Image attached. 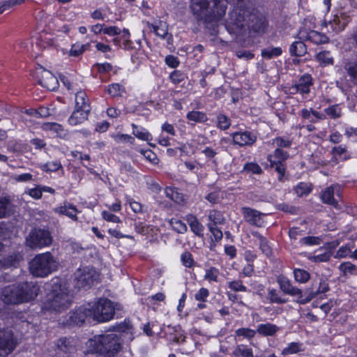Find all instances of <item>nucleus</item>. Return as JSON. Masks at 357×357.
<instances>
[{
  "instance_id": "obj_1",
  "label": "nucleus",
  "mask_w": 357,
  "mask_h": 357,
  "mask_svg": "<svg viewBox=\"0 0 357 357\" xmlns=\"http://www.w3.org/2000/svg\"><path fill=\"white\" fill-rule=\"evenodd\" d=\"M249 0L232 2L235 7L229 13L225 26L227 31L234 36H243L248 32L264 33L268 26L264 16L254 12L246 6Z\"/></svg>"
},
{
  "instance_id": "obj_2",
  "label": "nucleus",
  "mask_w": 357,
  "mask_h": 357,
  "mask_svg": "<svg viewBox=\"0 0 357 357\" xmlns=\"http://www.w3.org/2000/svg\"><path fill=\"white\" fill-rule=\"evenodd\" d=\"M122 333L106 332L89 340L90 351L101 357H116L123 349Z\"/></svg>"
},
{
  "instance_id": "obj_3",
  "label": "nucleus",
  "mask_w": 357,
  "mask_h": 357,
  "mask_svg": "<svg viewBox=\"0 0 357 357\" xmlns=\"http://www.w3.org/2000/svg\"><path fill=\"white\" fill-rule=\"evenodd\" d=\"M59 263L56 257L47 252L36 255L29 262L30 273L36 276L44 278L57 270Z\"/></svg>"
},
{
  "instance_id": "obj_4",
  "label": "nucleus",
  "mask_w": 357,
  "mask_h": 357,
  "mask_svg": "<svg viewBox=\"0 0 357 357\" xmlns=\"http://www.w3.org/2000/svg\"><path fill=\"white\" fill-rule=\"evenodd\" d=\"M70 303L71 296L67 288L61 285L55 286L46 303V307L56 312H62L69 307Z\"/></svg>"
},
{
  "instance_id": "obj_5",
  "label": "nucleus",
  "mask_w": 357,
  "mask_h": 357,
  "mask_svg": "<svg viewBox=\"0 0 357 357\" xmlns=\"http://www.w3.org/2000/svg\"><path fill=\"white\" fill-rule=\"evenodd\" d=\"M89 306L91 308L92 319L98 322L107 321L114 314L112 303L107 298H100L93 305L89 304Z\"/></svg>"
},
{
  "instance_id": "obj_6",
  "label": "nucleus",
  "mask_w": 357,
  "mask_h": 357,
  "mask_svg": "<svg viewBox=\"0 0 357 357\" xmlns=\"http://www.w3.org/2000/svg\"><path fill=\"white\" fill-rule=\"evenodd\" d=\"M52 243L50 231L42 229H32L26 238V244L31 249H40L50 245Z\"/></svg>"
},
{
  "instance_id": "obj_7",
  "label": "nucleus",
  "mask_w": 357,
  "mask_h": 357,
  "mask_svg": "<svg viewBox=\"0 0 357 357\" xmlns=\"http://www.w3.org/2000/svg\"><path fill=\"white\" fill-rule=\"evenodd\" d=\"M99 279V275L95 269L84 268L75 273V287L78 289L89 288Z\"/></svg>"
},
{
  "instance_id": "obj_8",
  "label": "nucleus",
  "mask_w": 357,
  "mask_h": 357,
  "mask_svg": "<svg viewBox=\"0 0 357 357\" xmlns=\"http://www.w3.org/2000/svg\"><path fill=\"white\" fill-rule=\"evenodd\" d=\"M21 303H27L34 300L40 292V286L33 281H24L17 282Z\"/></svg>"
},
{
  "instance_id": "obj_9",
  "label": "nucleus",
  "mask_w": 357,
  "mask_h": 357,
  "mask_svg": "<svg viewBox=\"0 0 357 357\" xmlns=\"http://www.w3.org/2000/svg\"><path fill=\"white\" fill-rule=\"evenodd\" d=\"M17 340L12 331L0 329V356L6 357L11 354L17 345Z\"/></svg>"
},
{
  "instance_id": "obj_10",
  "label": "nucleus",
  "mask_w": 357,
  "mask_h": 357,
  "mask_svg": "<svg viewBox=\"0 0 357 357\" xmlns=\"http://www.w3.org/2000/svg\"><path fill=\"white\" fill-rule=\"evenodd\" d=\"M298 38L299 40L310 41L315 45L325 44L328 42V38L324 33L305 28L299 30Z\"/></svg>"
},
{
  "instance_id": "obj_11",
  "label": "nucleus",
  "mask_w": 357,
  "mask_h": 357,
  "mask_svg": "<svg viewBox=\"0 0 357 357\" xmlns=\"http://www.w3.org/2000/svg\"><path fill=\"white\" fill-rule=\"evenodd\" d=\"M20 296L17 283L6 286L1 290V299L6 304L17 305L21 303Z\"/></svg>"
},
{
  "instance_id": "obj_12",
  "label": "nucleus",
  "mask_w": 357,
  "mask_h": 357,
  "mask_svg": "<svg viewBox=\"0 0 357 357\" xmlns=\"http://www.w3.org/2000/svg\"><path fill=\"white\" fill-rule=\"evenodd\" d=\"M241 211L244 220L248 223L258 227L263 225L264 220L262 216L264 215V213L249 207H243Z\"/></svg>"
},
{
  "instance_id": "obj_13",
  "label": "nucleus",
  "mask_w": 357,
  "mask_h": 357,
  "mask_svg": "<svg viewBox=\"0 0 357 357\" xmlns=\"http://www.w3.org/2000/svg\"><path fill=\"white\" fill-rule=\"evenodd\" d=\"M39 77L38 83L47 89L54 91L58 88V79L51 72L41 69Z\"/></svg>"
},
{
  "instance_id": "obj_14",
  "label": "nucleus",
  "mask_w": 357,
  "mask_h": 357,
  "mask_svg": "<svg viewBox=\"0 0 357 357\" xmlns=\"http://www.w3.org/2000/svg\"><path fill=\"white\" fill-rule=\"evenodd\" d=\"M278 282L281 290L284 293L297 297V302L298 303H300V301L303 300L305 297L304 291L296 287H294L287 278H280L278 279Z\"/></svg>"
},
{
  "instance_id": "obj_15",
  "label": "nucleus",
  "mask_w": 357,
  "mask_h": 357,
  "mask_svg": "<svg viewBox=\"0 0 357 357\" xmlns=\"http://www.w3.org/2000/svg\"><path fill=\"white\" fill-rule=\"evenodd\" d=\"M86 319H92L91 308L89 305L79 307L73 312L70 317V322L76 325L84 323Z\"/></svg>"
},
{
  "instance_id": "obj_16",
  "label": "nucleus",
  "mask_w": 357,
  "mask_h": 357,
  "mask_svg": "<svg viewBox=\"0 0 357 357\" xmlns=\"http://www.w3.org/2000/svg\"><path fill=\"white\" fill-rule=\"evenodd\" d=\"M340 197L338 192H335V187L331 185L326 188L321 195V199L325 204L333 206L335 208L340 209V207L338 204V200L335 197V195Z\"/></svg>"
},
{
  "instance_id": "obj_17",
  "label": "nucleus",
  "mask_w": 357,
  "mask_h": 357,
  "mask_svg": "<svg viewBox=\"0 0 357 357\" xmlns=\"http://www.w3.org/2000/svg\"><path fill=\"white\" fill-rule=\"evenodd\" d=\"M232 138L234 142L241 146H251L257 139L256 135L248 131L235 132L233 134Z\"/></svg>"
},
{
  "instance_id": "obj_18",
  "label": "nucleus",
  "mask_w": 357,
  "mask_h": 357,
  "mask_svg": "<svg viewBox=\"0 0 357 357\" xmlns=\"http://www.w3.org/2000/svg\"><path fill=\"white\" fill-rule=\"evenodd\" d=\"M328 284L324 279H320L319 288L316 291L307 289L304 291V298L300 301V304H305L321 293L328 291Z\"/></svg>"
},
{
  "instance_id": "obj_19",
  "label": "nucleus",
  "mask_w": 357,
  "mask_h": 357,
  "mask_svg": "<svg viewBox=\"0 0 357 357\" xmlns=\"http://www.w3.org/2000/svg\"><path fill=\"white\" fill-rule=\"evenodd\" d=\"M350 21V17L345 13L341 12L336 14L332 21L330 22L333 30L335 32L342 31Z\"/></svg>"
},
{
  "instance_id": "obj_20",
  "label": "nucleus",
  "mask_w": 357,
  "mask_h": 357,
  "mask_svg": "<svg viewBox=\"0 0 357 357\" xmlns=\"http://www.w3.org/2000/svg\"><path fill=\"white\" fill-rule=\"evenodd\" d=\"M54 211L55 213L59 215H64L68 216L74 221L77 220V213H79V211L75 206L69 202H65L63 205L55 208Z\"/></svg>"
},
{
  "instance_id": "obj_21",
  "label": "nucleus",
  "mask_w": 357,
  "mask_h": 357,
  "mask_svg": "<svg viewBox=\"0 0 357 357\" xmlns=\"http://www.w3.org/2000/svg\"><path fill=\"white\" fill-rule=\"evenodd\" d=\"M90 109H75L74 112L68 119V122L72 126H77L83 123L88 119Z\"/></svg>"
},
{
  "instance_id": "obj_22",
  "label": "nucleus",
  "mask_w": 357,
  "mask_h": 357,
  "mask_svg": "<svg viewBox=\"0 0 357 357\" xmlns=\"http://www.w3.org/2000/svg\"><path fill=\"white\" fill-rule=\"evenodd\" d=\"M22 259V258L21 255L19 254L13 253L6 257H3L0 259V268H16Z\"/></svg>"
},
{
  "instance_id": "obj_23",
  "label": "nucleus",
  "mask_w": 357,
  "mask_h": 357,
  "mask_svg": "<svg viewBox=\"0 0 357 357\" xmlns=\"http://www.w3.org/2000/svg\"><path fill=\"white\" fill-rule=\"evenodd\" d=\"M305 40H300L294 42L289 47V53L293 56L301 57L307 53V46Z\"/></svg>"
},
{
  "instance_id": "obj_24",
  "label": "nucleus",
  "mask_w": 357,
  "mask_h": 357,
  "mask_svg": "<svg viewBox=\"0 0 357 357\" xmlns=\"http://www.w3.org/2000/svg\"><path fill=\"white\" fill-rule=\"evenodd\" d=\"M148 27L151 28L153 32L159 37L164 38L168 34V27L166 22L158 20L153 24L146 23Z\"/></svg>"
},
{
  "instance_id": "obj_25",
  "label": "nucleus",
  "mask_w": 357,
  "mask_h": 357,
  "mask_svg": "<svg viewBox=\"0 0 357 357\" xmlns=\"http://www.w3.org/2000/svg\"><path fill=\"white\" fill-rule=\"evenodd\" d=\"M312 84V78L310 75H304L299 79L298 84L295 85L296 91L301 93H308Z\"/></svg>"
},
{
  "instance_id": "obj_26",
  "label": "nucleus",
  "mask_w": 357,
  "mask_h": 357,
  "mask_svg": "<svg viewBox=\"0 0 357 357\" xmlns=\"http://www.w3.org/2000/svg\"><path fill=\"white\" fill-rule=\"evenodd\" d=\"M289 158V153L287 151L282 150L280 148L275 149L273 155L268 156V160L271 163V166L273 167V163L282 162L283 163Z\"/></svg>"
},
{
  "instance_id": "obj_27",
  "label": "nucleus",
  "mask_w": 357,
  "mask_h": 357,
  "mask_svg": "<svg viewBox=\"0 0 357 357\" xmlns=\"http://www.w3.org/2000/svg\"><path fill=\"white\" fill-rule=\"evenodd\" d=\"M278 330L279 328L276 325L267 323L258 325L257 331L261 335L271 336L273 335Z\"/></svg>"
},
{
  "instance_id": "obj_28",
  "label": "nucleus",
  "mask_w": 357,
  "mask_h": 357,
  "mask_svg": "<svg viewBox=\"0 0 357 357\" xmlns=\"http://www.w3.org/2000/svg\"><path fill=\"white\" fill-rule=\"evenodd\" d=\"M188 222L193 233L199 236L204 235V226L198 221L196 217L190 215L188 218Z\"/></svg>"
},
{
  "instance_id": "obj_29",
  "label": "nucleus",
  "mask_w": 357,
  "mask_h": 357,
  "mask_svg": "<svg viewBox=\"0 0 357 357\" xmlns=\"http://www.w3.org/2000/svg\"><path fill=\"white\" fill-rule=\"evenodd\" d=\"M75 109H90L86 95L84 91H79L75 95Z\"/></svg>"
},
{
  "instance_id": "obj_30",
  "label": "nucleus",
  "mask_w": 357,
  "mask_h": 357,
  "mask_svg": "<svg viewBox=\"0 0 357 357\" xmlns=\"http://www.w3.org/2000/svg\"><path fill=\"white\" fill-rule=\"evenodd\" d=\"M282 53V50L281 47H268L261 50V56L267 59H271L273 57L280 56Z\"/></svg>"
},
{
  "instance_id": "obj_31",
  "label": "nucleus",
  "mask_w": 357,
  "mask_h": 357,
  "mask_svg": "<svg viewBox=\"0 0 357 357\" xmlns=\"http://www.w3.org/2000/svg\"><path fill=\"white\" fill-rule=\"evenodd\" d=\"M317 60L321 66L332 65L333 63V58L328 51H322L316 55Z\"/></svg>"
},
{
  "instance_id": "obj_32",
  "label": "nucleus",
  "mask_w": 357,
  "mask_h": 357,
  "mask_svg": "<svg viewBox=\"0 0 357 357\" xmlns=\"http://www.w3.org/2000/svg\"><path fill=\"white\" fill-rule=\"evenodd\" d=\"M132 127L133 128V135L138 139L144 141H150L152 139L151 135L149 132H147L144 128H139L135 124H132Z\"/></svg>"
},
{
  "instance_id": "obj_33",
  "label": "nucleus",
  "mask_w": 357,
  "mask_h": 357,
  "mask_svg": "<svg viewBox=\"0 0 357 357\" xmlns=\"http://www.w3.org/2000/svg\"><path fill=\"white\" fill-rule=\"evenodd\" d=\"M344 69L351 77L352 82L357 85V61L346 63Z\"/></svg>"
},
{
  "instance_id": "obj_34",
  "label": "nucleus",
  "mask_w": 357,
  "mask_h": 357,
  "mask_svg": "<svg viewBox=\"0 0 357 357\" xmlns=\"http://www.w3.org/2000/svg\"><path fill=\"white\" fill-rule=\"evenodd\" d=\"M208 220L213 225H221L225 222V218L221 212L217 210H211L209 211Z\"/></svg>"
},
{
  "instance_id": "obj_35",
  "label": "nucleus",
  "mask_w": 357,
  "mask_h": 357,
  "mask_svg": "<svg viewBox=\"0 0 357 357\" xmlns=\"http://www.w3.org/2000/svg\"><path fill=\"white\" fill-rule=\"evenodd\" d=\"M11 213V204L6 198L0 199V218L9 215Z\"/></svg>"
},
{
  "instance_id": "obj_36",
  "label": "nucleus",
  "mask_w": 357,
  "mask_h": 357,
  "mask_svg": "<svg viewBox=\"0 0 357 357\" xmlns=\"http://www.w3.org/2000/svg\"><path fill=\"white\" fill-rule=\"evenodd\" d=\"M339 269L344 275L347 273L351 275L357 274V267L349 261L341 264L339 266Z\"/></svg>"
},
{
  "instance_id": "obj_37",
  "label": "nucleus",
  "mask_w": 357,
  "mask_h": 357,
  "mask_svg": "<svg viewBox=\"0 0 357 357\" xmlns=\"http://www.w3.org/2000/svg\"><path fill=\"white\" fill-rule=\"evenodd\" d=\"M233 354L236 357H253L252 349L243 345L238 346Z\"/></svg>"
},
{
  "instance_id": "obj_38",
  "label": "nucleus",
  "mask_w": 357,
  "mask_h": 357,
  "mask_svg": "<svg viewBox=\"0 0 357 357\" xmlns=\"http://www.w3.org/2000/svg\"><path fill=\"white\" fill-rule=\"evenodd\" d=\"M41 169L47 172H54L62 169V165L59 161H52L43 165Z\"/></svg>"
},
{
  "instance_id": "obj_39",
  "label": "nucleus",
  "mask_w": 357,
  "mask_h": 357,
  "mask_svg": "<svg viewBox=\"0 0 357 357\" xmlns=\"http://www.w3.org/2000/svg\"><path fill=\"white\" fill-rule=\"evenodd\" d=\"M169 224L178 233L183 234L187 231L186 225L181 220L172 218L169 220Z\"/></svg>"
},
{
  "instance_id": "obj_40",
  "label": "nucleus",
  "mask_w": 357,
  "mask_h": 357,
  "mask_svg": "<svg viewBox=\"0 0 357 357\" xmlns=\"http://www.w3.org/2000/svg\"><path fill=\"white\" fill-rule=\"evenodd\" d=\"M188 119L196 122H204L206 120V116L204 113L198 111H192L187 114Z\"/></svg>"
},
{
  "instance_id": "obj_41",
  "label": "nucleus",
  "mask_w": 357,
  "mask_h": 357,
  "mask_svg": "<svg viewBox=\"0 0 357 357\" xmlns=\"http://www.w3.org/2000/svg\"><path fill=\"white\" fill-rule=\"evenodd\" d=\"M294 278L297 282L304 283L310 279V273L303 269H296L294 271Z\"/></svg>"
},
{
  "instance_id": "obj_42",
  "label": "nucleus",
  "mask_w": 357,
  "mask_h": 357,
  "mask_svg": "<svg viewBox=\"0 0 357 357\" xmlns=\"http://www.w3.org/2000/svg\"><path fill=\"white\" fill-rule=\"evenodd\" d=\"M124 88L119 84H112L108 86L107 92L112 96H121Z\"/></svg>"
},
{
  "instance_id": "obj_43",
  "label": "nucleus",
  "mask_w": 357,
  "mask_h": 357,
  "mask_svg": "<svg viewBox=\"0 0 357 357\" xmlns=\"http://www.w3.org/2000/svg\"><path fill=\"white\" fill-rule=\"evenodd\" d=\"M326 114L330 116L332 119H337L341 116V109L337 105H333L325 109Z\"/></svg>"
},
{
  "instance_id": "obj_44",
  "label": "nucleus",
  "mask_w": 357,
  "mask_h": 357,
  "mask_svg": "<svg viewBox=\"0 0 357 357\" xmlns=\"http://www.w3.org/2000/svg\"><path fill=\"white\" fill-rule=\"evenodd\" d=\"M169 79L172 83L177 84L185 79V75L179 70H174L170 74Z\"/></svg>"
},
{
  "instance_id": "obj_45",
  "label": "nucleus",
  "mask_w": 357,
  "mask_h": 357,
  "mask_svg": "<svg viewBox=\"0 0 357 357\" xmlns=\"http://www.w3.org/2000/svg\"><path fill=\"white\" fill-rule=\"evenodd\" d=\"M85 51V45L81 44H73L69 52L71 56H78Z\"/></svg>"
},
{
  "instance_id": "obj_46",
  "label": "nucleus",
  "mask_w": 357,
  "mask_h": 357,
  "mask_svg": "<svg viewBox=\"0 0 357 357\" xmlns=\"http://www.w3.org/2000/svg\"><path fill=\"white\" fill-rule=\"evenodd\" d=\"M207 226L215 241H218L222 238V232L216 227V225H213L211 223H208Z\"/></svg>"
},
{
  "instance_id": "obj_47",
  "label": "nucleus",
  "mask_w": 357,
  "mask_h": 357,
  "mask_svg": "<svg viewBox=\"0 0 357 357\" xmlns=\"http://www.w3.org/2000/svg\"><path fill=\"white\" fill-rule=\"evenodd\" d=\"M229 287L234 291H247V287L243 284L241 280H234L229 282Z\"/></svg>"
},
{
  "instance_id": "obj_48",
  "label": "nucleus",
  "mask_w": 357,
  "mask_h": 357,
  "mask_svg": "<svg viewBox=\"0 0 357 357\" xmlns=\"http://www.w3.org/2000/svg\"><path fill=\"white\" fill-rule=\"evenodd\" d=\"M230 126L229 119L224 114L218 116V127L221 130H227Z\"/></svg>"
},
{
  "instance_id": "obj_49",
  "label": "nucleus",
  "mask_w": 357,
  "mask_h": 357,
  "mask_svg": "<svg viewBox=\"0 0 357 357\" xmlns=\"http://www.w3.org/2000/svg\"><path fill=\"white\" fill-rule=\"evenodd\" d=\"M181 261L183 265L188 268L192 267L195 264L192 255L189 252H185L181 255Z\"/></svg>"
},
{
  "instance_id": "obj_50",
  "label": "nucleus",
  "mask_w": 357,
  "mask_h": 357,
  "mask_svg": "<svg viewBox=\"0 0 357 357\" xmlns=\"http://www.w3.org/2000/svg\"><path fill=\"white\" fill-rule=\"evenodd\" d=\"M243 169L247 172L253 174H261L262 172L261 168L257 164L253 162L245 164Z\"/></svg>"
},
{
  "instance_id": "obj_51",
  "label": "nucleus",
  "mask_w": 357,
  "mask_h": 357,
  "mask_svg": "<svg viewBox=\"0 0 357 357\" xmlns=\"http://www.w3.org/2000/svg\"><path fill=\"white\" fill-rule=\"evenodd\" d=\"M300 350V345L298 343L292 342L287 347L284 348L282 354L283 355H288V354H296Z\"/></svg>"
},
{
  "instance_id": "obj_52",
  "label": "nucleus",
  "mask_w": 357,
  "mask_h": 357,
  "mask_svg": "<svg viewBox=\"0 0 357 357\" xmlns=\"http://www.w3.org/2000/svg\"><path fill=\"white\" fill-rule=\"evenodd\" d=\"M236 334L238 336H243L248 338L253 337L255 335V331L254 330L247 328H241L238 329L236 331Z\"/></svg>"
},
{
  "instance_id": "obj_53",
  "label": "nucleus",
  "mask_w": 357,
  "mask_h": 357,
  "mask_svg": "<svg viewBox=\"0 0 357 357\" xmlns=\"http://www.w3.org/2000/svg\"><path fill=\"white\" fill-rule=\"evenodd\" d=\"M330 252H324L318 255L311 257L310 259L314 262H324L328 261L331 258Z\"/></svg>"
},
{
  "instance_id": "obj_54",
  "label": "nucleus",
  "mask_w": 357,
  "mask_h": 357,
  "mask_svg": "<svg viewBox=\"0 0 357 357\" xmlns=\"http://www.w3.org/2000/svg\"><path fill=\"white\" fill-rule=\"evenodd\" d=\"M259 248L261 252L266 256H270L272 253V250L268 245V242L266 238L261 239L259 242Z\"/></svg>"
},
{
  "instance_id": "obj_55",
  "label": "nucleus",
  "mask_w": 357,
  "mask_h": 357,
  "mask_svg": "<svg viewBox=\"0 0 357 357\" xmlns=\"http://www.w3.org/2000/svg\"><path fill=\"white\" fill-rule=\"evenodd\" d=\"M205 199L213 204H217L220 199V192L218 190L211 192L206 196Z\"/></svg>"
},
{
  "instance_id": "obj_56",
  "label": "nucleus",
  "mask_w": 357,
  "mask_h": 357,
  "mask_svg": "<svg viewBox=\"0 0 357 357\" xmlns=\"http://www.w3.org/2000/svg\"><path fill=\"white\" fill-rule=\"evenodd\" d=\"M301 243L307 245H319L320 238L317 236H306L301 239Z\"/></svg>"
},
{
  "instance_id": "obj_57",
  "label": "nucleus",
  "mask_w": 357,
  "mask_h": 357,
  "mask_svg": "<svg viewBox=\"0 0 357 357\" xmlns=\"http://www.w3.org/2000/svg\"><path fill=\"white\" fill-rule=\"evenodd\" d=\"M218 270L214 267L206 271L205 279L210 281H217Z\"/></svg>"
},
{
  "instance_id": "obj_58",
  "label": "nucleus",
  "mask_w": 357,
  "mask_h": 357,
  "mask_svg": "<svg viewBox=\"0 0 357 357\" xmlns=\"http://www.w3.org/2000/svg\"><path fill=\"white\" fill-rule=\"evenodd\" d=\"M273 143H275L278 147H284V148H289L291 145V140L284 139L283 137H276L273 140Z\"/></svg>"
},
{
  "instance_id": "obj_59",
  "label": "nucleus",
  "mask_w": 357,
  "mask_h": 357,
  "mask_svg": "<svg viewBox=\"0 0 357 357\" xmlns=\"http://www.w3.org/2000/svg\"><path fill=\"white\" fill-rule=\"evenodd\" d=\"M268 296L269 299L271 303H285V301L282 299L277 293V291L275 289H271L268 292Z\"/></svg>"
},
{
  "instance_id": "obj_60",
  "label": "nucleus",
  "mask_w": 357,
  "mask_h": 357,
  "mask_svg": "<svg viewBox=\"0 0 357 357\" xmlns=\"http://www.w3.org/2000/svg\"><path fill=\"white\" fill-rule=\"evenodd\" d=\"M273 168L275 169V170L278 173V179L280 181H282V177L284 176V173H285V166L283 163L282 162H275V163H273V167H272Z\"/></svg>"
},
{
  "instance_id": "obj_61",
  "label": "nucleus",
  "mask_w": 357,
  "mask_h": 357,
  "mask_svg": "<svg viewBox=\"0 0 357 357\" xmlns=\"http://www.w3.org/2000/svg\"><path fill=\"white\" fill-rule=\"evenodd\" d=\"M42 128L45 130H54L56 132L61 130V126L56 123H45L43 124Z\"/></svg>"
},
{
  "instance_id": "obj_62",
  "label": "nucleus",
  "mask_w": 357,
  "mask_h": 357,
  "mask_svg": "<svg viewBox=\"0 0 357 357\" xmlns=\"http://www.w3.org/2000/svg\"><path fill=\"white\" fill-rule=\"evenodd\" d=\"M102 215L103 219L108 222H120V219L118 216H116L108 211H104L102 213Z\"/></svg>"
},
{
  "instance_id": "obj_63",
  "label": "nucleus",
  "mask_w": 357,
  "mask_h": 357,
  "mask_svg": "<svg viewBox=\"0 0 357 357\" xmlns=\"http://www.w3.org/2000/svg\"><path fill=\"white\" fill-rule=\"evenodd\" d=\"M114 138L116 142H128L132 144L134 141V138L126 134L116 135Z\"/></svg>"
},
{
  "instance_id": "obj_64",
  "label": "nucleus",
  "mask_w": 357,
  "mask_h": 357,
  "mask_svg": "<svg viewBox=\"0 0 357 357\" xmlns=\"http://www.w3.org/2000/svg\"><path fill=\"white\" fill-rule=\"evenodd\" d=\"M165 62L167 66L172 68H176L179 64L177 57L173 55H167L165 58Z\"/></svg>"
}]
</instances>
